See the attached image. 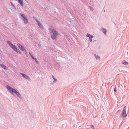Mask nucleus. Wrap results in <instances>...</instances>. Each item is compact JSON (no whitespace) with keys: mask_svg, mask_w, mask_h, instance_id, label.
I'll use <instances>...</instances> for the list:
<instances>
[{"mask_svg":"<svg viewBox=\"0 0 129 129\" xmlns=\"http://www.w3.org/2000/svg\"><path fill=\"white\" fill-rule=\"evenodd\" d=\"M29 55L31 57V58L32 59H33L34 58L33 56L30 53V52H29Z\"/></svg>","mask_w":129,"mask_h":129,"instance_id":"obj_18","label":"nucleus"},{"mask_svg":"<svg viewBox=\"0 0 129 129\" xmlns=\"http://www.w3.org/2000/svg\"><path fill=\"white\" fill-rule=\"evenodd\" d=\"M41 46V44H38V46L39 47Z\"/></svg>","mask_w":129,"mask_h":129,"instance_id":"obj_24","label":"nucleus"},{"mask_svg":"<svg viewBox=\"0 0 129 129\" xmlns=\"http://www.w3.org/2000/svg\"><path fill=\"white\" fill-rule=\"evenodd\" d=\"M18 2H19V3H20V5L22 6H23V0H18Z\"/></svg>","mask_w":129,"mask_h":129,"instance_id":"obj_12","label":"nucleus"},{"mask_svg":"<svg viewBox=\"0 0 129 129\" xmlns=\"http://www.w3.org/2000/svg\"><path fill=\"white\" fill-rule=\"evenodd\" d=\"M33 18H34H34H35V17H34V16H33Z\"/></svg>","mask_w":129,"mask_h":129,"instance_id":"obj_25","label":"nucleus"},{"mask_svg":"<svg viewBox=\"0 0 129 129\" xmlns=\"http://www.w3.org/2000/svg\"><path fill=\"white\" fill-rule=\"evenodd\" d=\"M33 59L35 60L36 63L37 64H39V63L38 61L37 60L36 58L34 57Z\"/></svg>","mask_w":129,"mask_h":129,"instance_id":"obj_16","label":"nucleus"},{"mask_svg":"<svg viewBox=\"0 0 129 129\" xmlns=\"http://www.w3.org/2000/svg\"><path fill=\"white\" fill-rule=\"evenodd\" d=\"M20 15L22 18L25 24H27L28 22V19L24 14L20 13Z\"/></svg>","mask_w":129,"mask_h":129,"instance_id":"obj_5","label":"nucleus"},{"mask_svg":"<svg viewBox=\"0 0 129 129\" xmlns=\"http://www.w3.org/2000/svg\"><path fill=\"white\" fill-rule=\"evenodd\" d=\"M86 36L87 37H89V40L90 42H91L92 41V38L93 37V35H91L87 33Z\"/></svg>","mask_w":129,"mask_h":129,"instance_id":"obj_7","label":"nucleus"},{"mask_svg":"<svg viewBox=\"0 0 129 129\" xmlns=\"http://www.w3.org/2000/svg\"><path fill=\"white\" fill-rule=\"evenodd\" d=\"M101 30L102 31V32L104 33L105 34H106L107 31L104 28H102L101 29Z\"/></svg>","mask_w":129,"mask_h":129,"instance_id":"obj_13","label":"nucleus"},{"mask_svg":"<svg viewBox=\"0 0 129 129\" xmlns=\"http://www.w3.org/2000/svg\"><path fill=\"white\" fill-rule=\"evenodd\" d=\"M122 63L125 65H128V63L125 60H123L122 61Z\"/></svg>","mask_w":129,"mask_h":129,"instance_id":"obj_11","label":"nucleus"},{"mask_svg":"<svg viewBox=\"0 0 129 129\" xmlns=\"http://www.w3.org/2000/svg\"><path fill=\"white\" fill-rule=\"evenodd\" d=\"M114 92H116L117 91L116 88V87H115V88L114 89Z\"/></svg>","mask_w":129,"mask_h":129,"instance_id":"obj_22","label":"nucleus"},{"mask_svg":"<svg viewBox=\"0 0 129 129\" xmlns=\"http://www.w3.org/2000/svg\"><path fill=\"white\" fill-rule=\"evenodd\" d=\"M94 56L96 58V59L99 60L100 59V57L99 56L97 55L96 54H95Z\"/></svg>","mask_w":129,"mask_h":129,"instance_id":"obj_14","label":"nucleus"},{"mask_svg":"<svg viewBox=\"0 0 129 129\" xmlns=\"http://www.w3.org/2000/svg\"><path fill=\"white\" fill-rule=\"evenodd\" d=\"M20 73L21 75H22L24 78L26 79L27 80L29 81H30L31 80V79L27 75H26V74H25L22 73Z\"/></svg>","mask_w":129,"mask_h":129,"instance_id":"obj_6","label":"nucleus"},{"mask_svg":"<svg viewBox=\"0 0 129 129\" xmlns=\"http://www.w3.org/2000/svg\"><path fill=\"white\" fill-rule=\"evenodd\" d=\"M7 43L16 52L21 54V52L19 51V49H17L15 45L13 44L11 42L9 41H7Z\"/></svg>","mask_w":129,"mask_h":129,"instance_id":"obj_2","label":"nucleus"},{"mask_svg":"<svg viewBox=\"0 0 129 129\" xmlns=\"http://www.w3.org/2000/svg\"><path fill=\"white\" fill-rule=\"evenodd\" d=\"M38 25L39 26V28L42 30L43 29V27L42 24H41V23L39 22L37 23Z\"/></svg>","mask_w":129,"mask_h":129,"instance_id":"obj_9","label":"nucleus"},{"mask_svg":"<svg viewBox=\"0 0 129 129\" xmlns=\"http://www.w3.org/2000/svg\"><path fill=\"white\" fill-rule=\"evenodd\" d=\"M24 52H25V54H26V55H27V51L25 49V50H24Z\"/></svg>","mask_w":129,"mask_h":129,"instance_id":"obj_21","label":"nucleus"},{"mask_svg":"<svg viewBox=\"0 0 129 129\" xmlns=\"http://www.w3.org/2000/svg\"><path fill=\"white\" fill-rule=\"evenodd\" d=\"M126 106H125L124 107L122 112L120 116L123 118H125L127 116V114L126 113Z\"/></svg>","mask_w":129,"mask_h":129,"instance_id":"obj_3","label":"nucleus"},{"mask_svg":"<svg viewBox=\"0 0 129 129\" xmlns=\"http://www.w3.org/2000/svg\"><path fill=\"white\" fill-rule=\"evenodd\" d=\"M0 65H1V67L3 68L4 69H5L6 70H7V68L6 67L4 64H0Z\"/></svg>","mask_w":129,"mask_h":129,"instance_id":"obj_15","label":"nucleus"},{"mask_svg":"<svg viewBox=\"0 0 129 129\" xmlns=\"http://www.w3.org/2000/svg\"><path fill=\"white\" fill-rule=\"evenodd\" d=\"M34 19L37 22V23L39 22H40L39 21H38V20L36 18H35Z\"/></svg>","mask_w":129,"mask_h":129,"instance_id":"obj_19","label":"nucleus"},{"mask_svg":"<svg viewBox=\"0 0 129 129\" xmlns=\"http://www.w3.org/2000/svg\"><path fill=\"white\" fill-rule=\"evenodd\" d=\"M52 78L54 80L52 83H51V84L53 85L55 83H56L57 81V80L56 79L54 76H52Z\"/></svg>","mask_w":129,"mask_h":129,"instance_id":"obj_10","label":"nucleus"},{"mask_svg":"<svg viewBox=\"0 0 129 129\" xmlns=\"http://www.w3.org/2000/svg\"><path fill=\"white\" fill-rule=\"evenodd\" d=\"M104 12H105V10H104Z\"/></svg>","mask_w":129,"mask_h":129,"instance_id":"obj_26","label":"nucleus"},{"mask_svg":"<svg viewBox=\"0 0 129 129\" xmlns=\"http://www.w3.org/2000/svg\"><path fill=\"white\" fill-rule=\"evenodd\" d=\"M127 129H129V127Z\"/></svg>","mask_w":129,"mask_h":129,"instance_id":"obj_27","label":"nucleus"},{"mask_svg":"<svg viewBox=\"0 0 129 129\" xmlns=\"http://www.w3.org/2000/svg\"><path fill=\"white\" fill-rule=\"evenodd\" d=\"M89 7L91 10V11H92L93 10V8L92 7H91V6H89Z\"/></svg>","mask_w":129,"mask_h":129,"instance_id":"obj_20","label":"nucleus"},{"mask_svg":"<svg viewBox=\"0 0 129 129\" xmlns=\"http://www.w3.org/2000/svg\"><path fill=\"white\" fill-rule=\"evenodd\" d=\"M90 126L91 127V128L93 129H94V126L93 125H90Z\"/></svg>","mask_w":129,"mask_h":129,"instance_id":"obj_23","label":"nucleus"},{"mask_svg":"<svg viewBox=\"0 0 129 129\" xmlns=\"http://www.w3.org/2000/svg\"><path fill=\"white\" fill-rule=\"evenodd\" d=\"M10 3H11V6H12L14 9H16V7L13 5L12 3V2H11Z\"/></svg>","mask_w":129,"mask_h":129,"instance_id":"obj_17","label":"nucleus"},{"mask_svg":"<svg viewBox=\"0 0 129 129\" xmlns=\"http://www.w3.org/2000/svg\"><path fill=\"white\" fill-rule=\"evenodd\" d=\"M17 45L21 51H24L25 50V48L19 43H18Z\"/></svg>","mask_w":129,"mask_h":129,"instance_id":"obj_8","label":"nucleus"},{"mask_svg":"<svg viewBox=\"0 0 129 129\" xmlns=\"http://www.w3.org/2000/svg\"><path fill=\"white\" fill-rule=\"evenodd\" d=\"M6 88L14 96V93H15L17 96L20 99H22V97L20 94L16 90L12 88L9 85H7L6 86Z\"/></svg>","mask_w":129,"mask_h":129,"instance_id":"obj_1","label":"nucleus"},{"mask_svg":"<svg viewBox=\"0 0 129 129\" xmlns=\"http://www.w3.org/2000/svg\"><path fill=\"white\" fill-rule=\"evenodd\" d=\"M58 35V32L56 31L54 29L52 30V34H51V37L53 40L56 39Z\"/></svg>","mask_w":129,"mask_h":129,"instance_id":"obj_4","label":"nucleus"}]
</instances>
